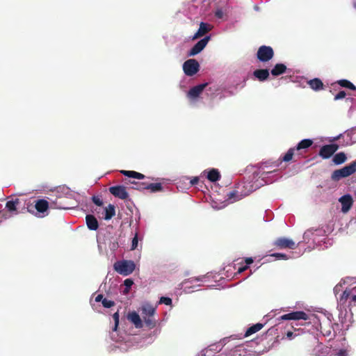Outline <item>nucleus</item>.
Returning a JSON list of instances; mask_svg holds the SVG:
<instances>
[{
  "instance_id": "obj_44",
  "label": "nucleus",
  "mask_w": 356,
  "mask_h": 356,
  "mask_svg": "<svg viewBox=\"0 0 356 356\" xmlns=\"http://www.w3.org/2000/svg\"><path fill=\"white\" fill-rule=\"evenodd\" d=\"M338 200H352V197L350 195H345L339 197Z\"/></svg>"
},
{
  "instance_id": "obj_41",
  "label": "nucleus",
  "mask_w": 356,
  "mask_h": 356,
  "mask_svg": "<svg viewBox=\"0 0 356 356\" xmlns=\"http://www.w3.org/2000/svg\"><path fill=\"white\" fill-rule=\"evenodd\" d=\"M346 92L345 91L342 90V91H340L339 92H338L335 97H334V100H339V99H342L343 98H344L346 97Z\"/></svg>"
},
{
  "instance_id": "obj_31",
  "label": "nucleus",
  "mask_w": 356,
  "mask_h": 356,
  "mask_svg": "<svg viewBox=\"0 0 356 356\" xmlns=\"http://www.w3.org/2000/svg\"><path fill=\"white\" fill-rule=\"evenodd\" d=\"M225 202H211V206L215 209H220L226 207Z\"/></svg>"
},
{
  "instance_id": "obj_13",
  "label": "nucleus",
  "mask_w": 356,
  "mask_h": 356,
  "mask_svg": "<svg viewBox=\"0 0 356 356\" xmlns=\"http://www.w3.org/2000/svg\"><path fill=\"white\" fill-rule=\"evenodd\" d=\"M339 148L336 144H330L323 146L319 152V155L323 159L330 158Z\"/></svg>"
},
{
  "instance_id": "obj_20",
  "label": "nucleus",
  "mask_w": 356,
  "mask_h": 356,
  "mask_svg": "<svg viewBox=\"0 0 356 356\" xmlns=\"http://www.w3.org/2000/svg\"><path fill=\"white\" fill-rule=\"evenodd\" d=\"M141 311L143 317H152L155 314L156 309L152 305H146L142 307Z\"/></svg>"
},
{
  "instance_id": "obj_34",
  "label": "nucleus",
  "mask_w": 356,
  "mask_h": 356,
  "mask_svg": "<svg viewBox=\"0 0 356 356\" xmlns=\"http://www.w3.org/2000/svg\"><path fill=\"white\" fill-rule=\"evenodd\" d=\"M138 234L136 233L135 236L133 238L132 241H131V250H136L138 247Z\"/></svg>"
},
{
  "instance_id": "obj_4",
  "label": "nucleus",
  "mask_w": 356,
  "mask_h": 356,
  "mask_svg": "<svg viewBox=\"0 0 356 356\" xmlns=\"http://www.w3.org/2000/svg\"><path fill=\"white\" fill-rule=\"evenodd\" d=\"M113 267L118 273L127 276L134 272L136 265L131 260H123L115 262Z\"/></svg>"
},
{
  "instance_id": "obj_32",
  "label": "nucleus",
  "mask_w": 356,
  "mask_h": 356,
  "mask_svg": "<svg viewBox=\"0 0 356 356\" xmlns=\"http://www.w3.org/2000/svg\"><path fill=\"white\" fill-rule=\"evenodd\" d=\"M145 319V323L147 326H148L150 328H152L156 325V321L152 317H143Z\"/></svg>"
},
{
  "instance_id": "obj_25",
  "label": "nucleus",
  "mask_w": 356,
  "mask_h": 356,
  "mask_svg": "<svg viewBox=\"0 0 356 356\" xmlns=\"http://www.w3.org/2000/svg\"><path fill=\"white\" fill-rule=\"evenodd\" d=\"M286 70V65L284 64L280 63L275 65V66L272 69L271 74L273 76H279L285 72Z\"/></svg>"
},
{
  "instance_id": "obj_48",
  "label": "nucleus",
  "mask_w": 356,
  "mask_h": 356,
  "mask_svg": "<svg viewBox=\"0 0 356 356\" xmlns=\"http://www.w3.org/2000/svg\"><path fill=\"white\" fill-rule=\"evenodd\" d=\"M104 299V296L102 294H99L98 296H96L95 298V301L96 302H102V300Z\"/></svg>"
},
{
  "instance_id": "obj_5",
  "label": "nucleus",
  "mask_w": 356,
  "mask_h": 356,
  "mask_svg": "<svg viewBox=\"0 0 356 356\" xmlns=\"http://www.w3.org/2000/svg\"><path fill=\"white\" fill-rule=\"evenodd\" d=\"M356 171V161H353L350 164L334 170L332 174V179L334 181H338L341 178L347 177L353 175Z\"/></svg>"
},
{
  "instance_id": "obj_51",
  "label": "nucleus",
  "mask_w": 356,
  "mask_h": 356,
  "mask_svg": "<svg viewBox=\"0 0 356 356\" xmlns=\"http://www.w3.org/2000/svg\"><path fill=\"white\" fill-rule=\"evenodd\" d=\"M351 301L354 302V305H356V295H353L350 297Z\"/></svg>"
},
{
  "instance_id": "obj_24",
  "label": "nucleus",
  "mask_w": 356,
  "mask_h": 356,
  "mask_svg": "<svg viewBox=\"0 0 356 356\" xmlns=\"http://www.w3.org/2000/svg\"><path fill=\"white\" fill-rule=\"evenodd\" d=\"M254 76L259 81H264L268 77L269 72L268 70H257L254 72Z\"/></svg>"
},
{
  "instance_id": "obj_2",
  "label": "nucleus",
  "mask_w": 356,
  "mask_h": 356,
  "mask_svg": "<svg viewBox=\"0 0 356 356\" xmlns=\"http://www.w3.org/2000/svg\"><path fill=\"white\" fill-rule=\"evenodd\" d=\"M79 206L78 202H76L74 204L71 206L63 205L61 202L58 204V202H50V204H49V202H35L34 206L32 204L28 205L27 209L30 213H35L39 217H43L44 216V212H46L48 209L67 210L75 209Z\"/></svg>"
},
{
  "instance_id": "obj_1",
  "label": "nucleus",
  "mask_w": 356,
  "mask_h": 356,
  "mask_svg": "<svg viewBox=\"0 0 356 356\" xmlns=\"http://www.w3.org/2000/svg\"><path fill=\"white\" fill-rule=\"evenodd\" d=\"M265 167L262 168V170L254 172V184H252V181L239 183L234 189L227 193V198L229 200H240L264 184L273 182V180L270 179V175L274 173L275 170L265 171Z\"/></svg>"
},
{
  "instance_id": "obj_58",
  "label": "nucleus",
  "mask_w": 356,
  "mask_h": 356,
  "mask_svg": "<svg viewBox=\"0 0 356 356\" xmlns=\"http://www.w3.org/2000/svg\"><path fill=\"white\" fill-rule=\"evenodd\" d=\"M330 331L329 332V333H324L323 334H324L325 336H329V335H330Z\"/></svg>"
},
{
  "instance_id": "obj_42",
  "label": "nucleus",
  "mask_w": 356,
  "mask_h": 356,
  "mask_svg": "<svg viewBox=\"0 0 356 356\" xmlns=\"http://www.w3.org/2000/svg\"><path fill=\"white\" fill-rule=\"evenodd\" d=\"M224 15V13L222 11V9H218L216 12H215V16L218 18H222Z\"/></svg>"
},
{
  "instance_id": "obj_54",
  "label": "nucleus",
  "mask_w": 356,
  "mask_h": 356,
  "mask_svg": "<svg viewBox=\"0 0 356 356\" xmlns=\"http://www.w3.org/2000/svg\"><path fill=\"white\" fill-rule=\"evenodd\" d=\"M36 200L42 201V200H45L42 197H38Z\"/></svg>"
},
{
  "instance_id": "obj_28",
  "label": "nucleus",
  "mask_w": 356,
  "mask_h": 356,
  "mask_svg": "<svg viewBox=\"0 0 356 356\" xmlns=\"http://www.w3.org/2000/svg\"><path fill=\"white\" fill-rule=\"evenodd\" d=\"M338 83L342 87L348 88L351 90L356 89L355 86L351 82H350L349 81L346 80V79L339 80L338 81Z\"/></svg>"
},
{
  "instance_id": "obj_19",
  "label": "nucleus",
  "mask_w": 356,
  "mask_h": 356,
  "mask_svg": "<svg viewBox=\"0 0 356 356\" xmlns=\"http://www.w3.org/2000/svg\"><path fill=\"white\" fill-rule=\"evenodd\" d=\"M104 218L106 220L111 219L115 215V209L114 205L108 204V207L104 208Z\"/></svg>"
},
{
  "instance_id": "obj_11",
  "label": "nucleus",
  "mask_w": 356,
  "mask_h": 356,
  "mask_svg": "<svg viewBox=\"0 0 356 356\" xmlns=\"http://www.w3.org/2000/svg\"><path fill=\"white\" fill-rule=\"evenodd\" d=\"M273 245L279 249L294 250L297 247L295 242L293 240L284 237H280L277 238L273 242Z\"/></svg>"
},
{
  "instance_id": "obj_18",
  "label": "nucleus",
  "mask_w": 356,
  "mask_h": 356,
  "mask_svg": "<svg viewBox=\"0 0 356 356\" xmlns=\"http://www.w3.org/2000/svg\"><path fill=\"white\" fill-rule=\"evenodd\" d=\"M87 227L90 230H97L99 227V223L97 218L92 215H87L86 217Z\"/></svg>"
},
{
  "instance_id": "obj_39",
  "label": "nucleus",
  "mask_w": 356,
  "mask_h": 356,
  "mask_svg": "<svg viewBox=\"0 0 356 356\" xmlns=\"http://www.w3.org/2000/svg\"><path fill=\"white\" fill-rule=\"evenodd\" d=\"M159 302L161 304H165V305H171L172 299L168 297H161L160 298Z\"/></svg>"
},
{
  "instance_id": "obj_6",
  "label": "nucleus",
  "mask_w": 356,
  "mask_h": 356,
  "mask_svg": "<svg viewBox=\"0 0 356 356\" xmlns=\"http://www.w3.org/2000/svg\"><path fill=\"white\" fill-rule=\"evenodd\" d=\"M207 86V83H202L197 86H195L191 88L187 93V97L189 99L191 104L195 105L197 102L200 95L203 92L204 89Z\"/></svg>"
},
{
  "instance_id": "obj_29",
  "label": "nucleus",
  "mask_w": 356,
  "mask_h": 356,
  "mask_svg": "<svg viewBox=\"0 0 356 356\" xmlns=\"http://www.w3.org/2000/svg\"><path fill=\"white\" fill-rule=\"evenodd\" d=\"M294 153V149L291 148L288 150L286 154L282 157V161H289L292 159Z\"/></svg>"
},
{
  "instance_id": "obj_10",
  "label": "nucleus",
  "mask_w": 356,
  "mask_h": 356,
  "mask_svg": "<svg viewBox=\"0 0 356 356\" xmlns=\"http://www.w3.org/2000/svg\"><path fill=\"white\" fill-rule=\"evenodd\" d=\"M210 40V35H207L201 39L191 49L188 53V56H194L200 54L205 48Z\"/></svg>"
},
{
  "instance_id": "obj_43",
  "label": "nucleus",
  "mask_w": 356,
  "mask_h": 356,
  "mask_svg": "<svg viewBox=\"0 0 356 356\" xmlns=\"http://www.w3.org/2000/svg\"><path fill=\"white\" fill-rule=\"evenodd\" d=\"M350 296V291H348V290H345L342 294V296H341V300L342 299H346L347 300L348 298H349Z\"/></svg>"
},
{
  "instance_id": "obj_47",
  "label": "nucleus",
  "mask_w": 356,
  "mask_h": 356,
  "mask_svg": "<svg viewBox=\"0 0 356 356\" xmlns=\"http://www.w3.org/2000/svg\"><path fill=\"white\" fill-rule=\"evenodd\" d=\"M337 356H347V351L346 350L341 349L337 353Z\"/></svg>"
},
{
  "instance_id": "obj_3",
  "label": "nucleus",
  "mask_w": 356,
  "mask_h": 356,
  "mask_svg": "<svg viewBox=\"0 0 356 356\" xmlns=\"http://www.w3.org/2000/svg\"><path fill=\"white\" fill-rule=\"evenodd\" d=\"M51 195L58 199H74L75 200L83 198V195L78 193L70 190V188L63 185L56 187L51 190Z\"/></svg>"
},
{
  "instance_id": "obj_14",
  "label": "nucleus",
  "mask_w": 356,
  "mask_h": 356,
  "mask_svg": "<svg viewBox=\"0 0 356 356\" xmlns=\"http://www.w3.org/2000/svg\"><path fill=\"white\" fill-rule=\"evenodd\" d=\"M109 191L112 195L119 199L124 200L128 197L126 188L123 186H112L109 188Z\"/></svg>"
},
{
  "instance_id": "obj_40",
  "label": "nucleus",
  "mask_w": 356,
  "mask_h": 356,
  "mask_svg": "<svg viewBox=\"0 0 356 356\" xmlns=\"http://www.w3.org/2000/svg\"><path fill=\"white\" fill-rule=\"evenodd\" d=\"M271 257H276L280 259H287L288 257L286 254L282 253H274L270 255Z\"/></svg>"
},
{
  "instance_id": "obj_59",
  "label": "nucleus",
  "mask_w": 356,
  "mask_h": 356,
  "mask_svg": "<svg viewBox=\"0 0 356 356\" xmlns=\"http://www.w3.org/2000/svg\"><path fill=\"white\" fill-rule=\"evenodd\" d=\"M11 200H15V201H17V200H18L17 198L14 199V198L13 197V198L11 199Z\"/></svg>"
},
{
  "instance_id": "obj_45",
  "label": "nucleus",
  "mask_w": 356,
  "mask_h": 356,
  "mask_svg": "<svg viewBox=\"0 0 356 356\" xmlns=\"http://www.w3.org/2000/svg\"><path fill=\"white\" fill-rule=\"evenodd\" d=\"M198 181H199V177H194L191 179L190 183L191 185H195L198 183Z\"/></svg>"
},
{
  "instance_id": "obj_16",
  "label": "nucleus",
  "mask_w": 356,
  "mask_h": 356,
  "mask_svg": "<svg viewBox=\"0 0 356 356\" xmlns=\"http://www.w3.org/2000/svg\"><path fill=\"white\" fill-rule=\"evenodd\" d=\"M213 26L205 22H200L197 31L192 36V40H196L204 36L206 33L211 31Z\"/></svg>"
},
{
  "instance_id": "obj_26",
  "label": "nucleus",
  "mask_w": 356,
  "mask_h": 356,
  "mask_svg": "<svg viewBox=\"0 0 356 356\" xmlns=\"http://www.w3.org/2000/svg\"><path fill=\"white\" fill-rule=\"evenodd\" d=\"M346 156L343 152H339L336 154L333 157V162L336 165H340L346 161Z\"/></svg>"
},
{
  "instance_id": "obj_35",
  "label": "nucleus",
  "mask_w": 356,
  "mask_h": 356,
  "mask_svg": "<svg viewBox=\"0 0 356 356\" xmlns=\"http://www.w3.org/2000/svg\"><path fill=\"white\" fill-rule=\"evenodd\" d=\"M108 247L111 251L115 252L119 248L118 240L115 239L113 241H111Z\"/></svg>"
},
{
  "instance_id": "obj_27",
  "label": "nucleus",
  "mask_w": 356,
  "mask_h": 356,
  "mask_svg": "<svg viewBox=\"0 0 356 356\" xmlns=\"http://www.w3.org/2000/svg\"><path fill=\"white\" fill-rule=\"evenodd\" d=\"M313 143L311 139H303L296 146V149H302L309 147Z\"/></svg>"
},
{
  "instance_id": "obj_8",
  "label": "nucleus",
  "mask_w": 356,
  "mask_h": 356,
  "mask_svg": "<svg viewBox=\"0 0 356 356\" xmlns=\"http://www.w3.org/2000/svg\"><path fill=\"white\" fill-rule=\"evenodd\" d=\"M200 69L199 63L195 59H188L183 64V70L187 76L195 75Z\"/></svg>"
},
{
  "instance_id": "obj_57",
  "label": "nucleus",
  "mask_w": 356,
  "mask_h": 356,
  "mask_svg": "<svg viewBox=\"0 0 356 356\" xmlns=\"http://www.w3.org/2000/svg\"><path fill=\"white\" fill-rule=\"evenodd\" d=\"M278 165H279V163H275V164H274V167H278Z\"/></svg>"
},
{
  "instance_id": "obj_52",
  "label": "nucleus",
  "mask_w": 356,
  "mask_h": 356,
  "mask_svg": "<svg viewBox=\"0 0 356 356\" xmlns=\"http://www.w3.org/2000/svg\"><path fill=\"white\" fill-rule=\"evenodd\" d=\"M97 206H102L103 205V203L104 202H93Z\"/></svg>"
},
{
  "instance_id": "obj_46",
  "label": "nucleus",
  "mask_w": 356,
  "mask_h": 356,
  "mask_svg": "<svg viewBox=\"0 0 356 356\" xmlns=\"http://www.w3.org/2000/svg\"><path fill=\"white\" fill-rule=\"evenodd\" d=\"M248 266H244L242 267H239L237 270V273L240 274L243 273V271L246 270L248 268Z\"/></svg>"
},
{
  "instance_id": "obj_53",
  "label": "nucleus",
  "mask_w": 356,
  "mask_h": 356,
  "mask_svg": "<svg viewBox=\"0 0 356 356\" xmlns=\"http://www.w3.org/2000/svg\"><path fill=\"white\" fill-rule=\"evenodd\" d=\"M91 200H92V201H95V200H99V199H98L96 196H92V197H91Z\"/></svg>"
},
{
  "instance_id": "obj_7",
  "label": "nucleus",
  "mask_w": 356,
  "mask_h": 356,
  "mask_svg": "<svg viewBox=\"0 0 356 356\" xmlns=\"http://www.w3.org/2000/svg\"><path fill=\"white\" fill-rule=\"evenodd\" d=\"M136 188L140 191H146L147 193H158L163 190V185L161 183H136Z\"/></svg>"
},
{
  "instance_id": "obj_55",
  "label": "nucleus",
  "mask_w": 356,
  "mask_h": 356,
  "mask_svg": "<svg viewBox=\"0 0 356 356\" xmlns=\"http://www.w3.org/2000/svg\"><path fill=\"white\" fill-rule=\"evenodd\" d=\"M353 6L356 9V0H353Z\"/></svg>"
},
{
  "instance_id": "obj_33",
  "label": "nucleus",
  "mask_w": 356,
  "mask_h": 356,
  "mask_svg": "<svg viewBox=\"0 0 356 356\" xmlns=\"http://www.w3.org/2000/svg\"><path fill=\"white\" fill-rule=\"evenodd\" d=\"M102 305L106 308H111V307L115 305V302L113 300L104 298L102 300Z\"/></svg>"
},
{
  "instance_id": "obj_9",
  "label": "nucleus",
  "mask_w": 356,
  "mask_h": 356,
  "mask_svg": "<svg viewBox=\"0 0 356 356\" xmlns=\"http://www.w3.org/2000/svg\"><path fill=\"white\" fill-rule=\"evenodd\" d=\"M274 55L273 49L269 46L263 45L257 51V58L261 62L270 60Z\"/></svg>"
},
{
  "instance_id": "obj_30",
  "label": "nucleus",
  "mask_w": 356,
  "mask_h": 356,
  "mask_svg": "<svg viewBox=\"0 0 356 356\" xmlns=\"http://www.w3.org/2000/svg\"><path fill=\"white\" fill-rule=\"evenodd\" d=\"M342 204L341 211L347 213L352 207L353 202H341Z\"/></svg>"
},
{
  "instance_id": "obj_22",
  "label": "nucleus",
  "mask_w": 356,
  "mask_h": 356,
  "mask_svg": "<svg viewBox=\"0 0 356 356\" xmlns=\"http://www.w3.org/2000/svg\"><path fill=\"white\" fill-rule=\"evenodd\" d=\"M264 326V325L262 323H256V324L252 325L246 330V332L244 334V337H248L257 332L258 331L261 330Z\"/></svg>"
},
{
  "instance_id": "obj_56",
  "label": "nucleus",
  "mask_w": 356,
  "mask_h": 356,
  "mask_svg": "<svg viewBox=\"0 0 356 356\" xmlns=\"http://www.w3.org/2000/svg\"><path fill=\"white\" fill-rule=\"evenodd\" d=\"M340 136H341V134H340V135H339L338 136L335 137V138H334V140H336L339 139V138H340Z\"/></svg>"
},
{
  "instance_id": "obj_38",
  "label": "nucleus",
  "mask_w": 356,
  "mask_h": 356,
  "mask_svg": "<svg viewBox=\"0 0 356 356\" xmlns=\"http://www.w3.org/2000/svg\"><path fill=\"white\" fill-rule=\"evenodd\" d=\"M134 282L131 279H126L124 281V284L125 286V292H128L131 288V286L133 285Z\"/></svg>"
},
{
  "instance_id": "obj_36",
  "label": "nucleus",
  "mask_w": 356,
  "mask_h": 356,
  "mask_svg": "<svg viewBox=\"0 0 356 356\" xmlns=\"http://www.w3.org/2000/svg\"><path fill=\"white\" fill-rule=\"evenodd\" d=\"M19 202H7L6 208L10 211H15L16 210V204H18Z\"/></svg>"
},
{
  "instance_id": "obj_49",
  "label": "nucleus",
  "mask_w": 356,
  "mask_h": 356,
  "mask_svg": "<svg viewBox=\"0 0 356 356\" xmlns=\"http://www.w3.org/2000/svg\"><path fill=\"white\" fill-rule=\"evenodd\" d=\"M246 265L248 266L253 263V259L251 257H247L245 260Z\"/></svg>"
},
{
  "instance_id": "obj_37",
  "label": "nucleus",
  "mask_w": 356,
  "mask_h": 356,
  "mask_svg": "<svg viewBox=\"0 0 356 356\" xmlns=\"http://www.w3.org/2000/svg\"><path fill=\"white\" fill-rule=\"evenodd\" d=\"M113 320L115 321V327L113 328V330L116 331L117 328H118V326L119 325V318H120V315H119V312L118 311L113 314Z\"/></svg>"
},
{
  "instance_id": "obj_21",
  "label": "nucleus",
  "mask_w": 356,
  "mask_h": 356,
  "mask_svg": "<svg viewBox=\"0 0 356 356\" xmlns=\"http://www.w3.org/2000/svg\"><path fill=\"white\" fill-rule=\"evenodd\" d=\"M307 83L310 86L312 89L316 91L322 89L323 86L322 81L318 78L307 81Z\"/></svg>"
},
{
  "instance_id": "obj_12",
  "label": "nucleus",
  "mask_w": 356,
  "mask_h": 356,
  "mask_svg": "<svg viewBox=\"0 0 356 356\" xmlns=\"http://www.w3.org/2000/svg\"><path fill=\"white\" fill-rule=\"evenodd\" d=\"M309 316L305 312L302 311H296L290 312L286 314L281 316L279 318V320H308Z\"/></svg>"
},
{
  "instance_id": "obj_15",
  "label": "nucleus",
  "mask_w": 356,
  "mask_h": 356,
  "mask_svg": "<svg viewBox=\"0 0 356 356\" xmlns=\"http://www.w3.org/2000/svg\"><path fill=\"white\" fill-rule=\"evenodd\" d=\"M201 177H207L210 181L215 182L218 181L220 179V174L218 171V170L216 168H212L210 170H204L201 175Z\"/></svg>"
},
{
  "instance_id": "obj_17",
  "label": "nucleus",
  "mask_w": 356,
  "mask_h": 356,
  "mask_svg": "<svg viewBox=\"0 0 356 356\" xmlns=\"http://www.w3.org/2000/svg\"><path fill=\"white\" fill-rule=\"evenodd\" d=\"M127 319L131 321L136 328H141L143 327V323L140 316L136 312L129 313Z\"/></svg>"
},
{
  "instance_id": "obj_50",
  "label": "nucleus",
  "mask_w": 356,
  "mask_h": 356,
  "mask_svg": "<svg viewBox=\"0 0 356 356\" xmlns=\"http://www.w3.org/2000/svg\"><path fill=\"white\" fill-rule=\"evenodd\" d=\"M293 335V333L292 332H291V331H289L286 333L287 338H289L290 339L292 338Z\"/></svg>"
},
{
  "instance_id": "obj_23",
  "label": "nucleus",
  "mask_w": 356,
  "mask_h": 356,
  "mask_svg": "<svg viewBox=\"0 0 356 356\" xmlns=\"http://www.w3.org/2000/svg\"><path fill=\"white\" fill-rule=\"evenodd\" d=\"M120 172L126 177L134 178V179H143L145 177L144 175H143L140 172H136V171L121 170Z\"/></svg>"
}]
</instances>
